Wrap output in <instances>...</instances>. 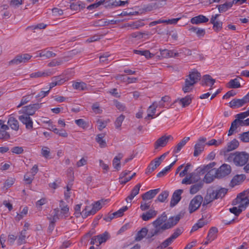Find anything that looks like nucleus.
<instances>
[{
    "label": "nucleus",
    "instance_id": "obj_18",
    "mask_svg": "<svg viewBox=\"0 0 249 249\" xmlns=\"http://www.w3.org/2000/svg\"><path fill=\"white\" fill-rule=\"evenodd\" d=\"M201 75L196 70H194L187 76L186 78H189V81L193 84L196 83L200 79Z\"/></svg>",
    "mask_w": 249,
    "mask_h": 249
},
{
    "label": "nucleus",
    "instance_id": "obj_60",
    "mask_svg": "<svg viewBox=\"0 0 249 249\" xmlns=\"http://www.w3.org/2000/svg\"><path fill=\"white\" fill-rule=\"evenodd\" d=\"M182 232V229L180 228L176 229L174 233L170 236L174 240H175Z\"/></svg>",
    "mask_w": 249,
    "mask_h": 249
},
{
    "label": "nucleus",
    "instance_id": "obj_16",
    "mask_svg": "<svg viewBox=\"0 0 249 249\" xmlns=\"http://www.w3.org/2000/svg\"><path fill=\"white\" fill-rule=\"evenodd\" d=\"M183 192L181 189H178L174 192L170 201V207H173L177 205L181 199V195Z\"/></svg>",
    "mask_w": 249,
    "mask_h": 249
},
{
    "label": "nucleus",
    "instance_id": "obj_25",
    "mask_svg": "<svg viewBox=\"0 0 249 249\" xmlns=\"http://www.w3.org/2000/svg\"><path fill=\"white\" fill-rule=\"evenodd\" d=\"M160 189H156L154 190H151L142 196L143 200H149L155 197V196L159 193Z\"/></svg>",
    "mask_w": 249,
    "mask_h": 249
},
{
    "label": "nucleus",
    "instance_id": "obj_19",
    "mask_svg": "<svg viewBox=\"0 0 249 249\" xmlns=\"http://www.w3.org/2000/svg\"><path fill=\"white\" fill-rule=\"evenodd\" d=\"M216 169H212L205 175L203 181L206 183H211L216 177Z\"/></svg>",
    "mask_w": 249,
    "mask_h": 249
},
{
    "label": "nucleus",
    "instance_id": "obj_15",
    "mask_svg": "<svg viewBox=\"0 0 249 249\" xmlns=\"http://www.w3.org/2000/svg\"><path fill=\"white\" fill-rule=\"evenodd\" d=\"M181 217V215L180 214L170 217L167 221L165 222L164 228H166V230L172 228L178 223Z\"/></svg>",
    "mask_w": 249,
    "mask_h": 249
},
{
    "label": "nucleus",
    "instance_id": "obj_63",
    "mask_svg": "<svg viewBox=\"0 0 249 249\" xmlns=\"http://www.w3.org/2000/svg\"><path fill=\"white\" fill-rule=\"evenodd\" d=\"M76 124L83 128L87 127V123L82 119H79L75 121Z\"/></svg>",
    "mask_w": 249,
    "mask_h": 249
},
{
    "label": "nucleus",
    "instance_id": "obj_44",
    "mask_svg": "<svg viewBox=\"0 0 249 249\" xmlns=\"http://www.w3.org/2000/svg\"><path fill=\"white\" fill-rule=\"evenodd\" d=\"M73 87L76 89L84 90L87 89V84L84 82H76L72 85Z\"/></svg>",
    "mask_w": 249,
    "mask_h": 249
},
{
    "label": "nucleus",
    "instance_id": "obj_9",
    "mask_svg": "<svg viewBox=\"0 0 249 249\" xmlns=\"http://www.w3.org/2000/svg\"><path fill=\"white\" fill-rule=\"evenodd\" d=\"M231 167L227 164H222L219 168L216 169V177L221 178L230 174L231 172Z\"/></svg>",
    "mask_w": 249,
    "mask_h": 249
},
{
    "label": "nucleus",
    "instance_id": "obj_50",
    "mask_svg": "<svg viewBox=\"0 0 249 249\" xmlns=\"http://www.w3.org/2000/svg\"><path fill=\"white\" fill-rule=\"evenodd\" d=\"M148 34L146 32H137L133 33L131 34V36L133 38H138L139 39L145 36H147Z\"/></svg>",
    "mask_w": 249,
    "mask_h": 249
},
{
    "label": "nucleus",
    "instance_id": "obj_26",
    "mask_svg": "<svg viewBox=\"0 0 249 249\" xmlns=\"http://www.w3.org/2000/svg\"><path fill=\"white\" fill-rule=\"evenodd\" d=\"M157 214V212L153 210H149L148 212L143 213L141 218L144 221H148L154 217Z\"/></svg>",
    "mask_w": 249,
    "mask_h": 249
},
{
    "label": "nucleus",
    "instance_id": "obj_11",
    "mask_svg": "<svg viewBox=\"0 0 249 249\" xmlns=\"http://www.w3.org/2000/svg\"><path fill=\"white\" fill-rule=\"evenodd\" d=\"M201 181L199 175L196 173H191L189 176L186 177L182 180V184H191L195 183H197Z\"/></svg>",
    "mask_w": 249,
    "mask_h": 249
},
{
    "label": "nucleus",
    "instance_id": "obj_27",
    "mask_svg": "<svg viewBox=\"0 0 249 249\" xmlns=\"http://www.w3.org/2000/svg\"><path fill=\"white\" fill-rule=\"evenodd\" d=\"M123 155L122 153H119L113 160L112 165L113 167L117 170L121 169L120 160L123 158Z\"/></svg>",
    "mask_w": 249,
    "mask_h": 249
},
{
    "label": "nucleus",
    "instance_id": "obj_21",
    "mask_svg": "<svg viewBox=\"0 0 249 249\" xmlns=\"http://www.w3.org/2000/svg\"><path fill=\"white\" fill-rule=\"evenodd\" d=\"M9 127L15 131H17L19 129V123L18 121L14 117L10 116L7 122Z\"/></svg>",
    "mask_w": 249,
    "mask_h": 249
},
{
    "label": "nucleus",
    "instance_id": "obj_57",
    "mask_svg": "<svg viewBox=\"0 0 249 249\" xmlns=\"http://www.w3.org/2000/svg\"><path fill=\"white\" fill-rule=\"evenodd\" d=\"M105 2L104 0H100L97 2L94 3L93 4H90L89 6L87 7V9L91 10L93 9L97 8L100 5L103 4L104 2Z\"/></svg>",
    "mask_w": 249,
    "mask_h": 249
},
{
    "label": "nucleus",
    "instance_id": "obj_47",
    "mask_svg": "<svg viewBox=\"0 0 249 249\" xmlns=\"http://www.w3.org/2000/svg\"><path fill=\"white\" fill-rule=\"evenodd\" d=\"M174 240L172 239L171 237H169L165 240H164L160 246L158 247V249H162L168 247L169 245L171 244Z\"/></svg>",
    "mask_w": 249,
    "mask_h": 249
},
{
    "label": "nucleus",
    "instance_id": "obj_61",
    "mask_svg": "<svg viewBox=\"0 0 249 249\" xmlns=\"http://www.w3.org/2000/svg\"><path fill=\"white\" fill-rule=\"evenodd\" d=\"M92 109L96 114H100L102 112V110L100 108L98 103H96L92 106Z\"/></svg>",
    "mask_w": 249,
    "mask_h": 249
},
{
    "label": "nucleus",
    "instance_id": "obj_23",
    "mask_svg": "<svg viewBox=\"0 0 249 249\" xmlns=\"http://www.w3.org/2000/svg\"><path fill=\"white\" fill-rule=\"evenodd\" d=\"M107 200H104L103 199L99 200L95 202L93 204V207L90 210L91 215L95 214L98 210H99L103 205H105Z\"/></svg>",
    "mask_w": 249,
    "mask_h": 249
},
{
    "label": "nucleus",
    "instance_id": "obj_55",
    "mask_svg": "<svg viewBox=\"0 0 249 249\" xmlns=\"http://www.w3.org/2000/svg\"><path fill=\"white\" fill-rule=\"evenodd\" d=\"M239 138L243 142H249V131L240 134Z\"/></svg>",
    "mask_w": 249,
    "mask_h": 249
},
{
    "label": "nucleus",
    "instance_id": "obj_12",
    "mask_svg": "<svg viewBox=\"0 0 249 249\" xmlns=\"http://www.w3.org/2000/svg\"><path fill=\"white\" fill-rule=\"evenodd\" d=\"M249 102V98L244 96L242 99H233L229 103V107L232 108H239Z\"/></svg>",
    "mask_w": 249,
    "mask_h": 249
},
{
    "label": "nucleus",
    "instance_id": "obj_34",
    "mask_svg": "<svg viewBox=\"0 0 249 249\" xmlns=\"http://www.w3.org/2000/svg\"><path fill=\"white\" fill-rule=\"evenodd\" d=\"M194 156L197 157L204 150V144L200 142H197L195 145Z\"/></svg>",
    "mask_w": 249,
    "mask_h": 249
},
{
    "label": "nucleus",
    "instance_id": "obj_52",
    "mask_svg": "<svg viewBox=\"0 0 249 249\" xmlns=\"http://www.w3.org/2000/svg\"><path fill=\"white\" fill-rule=\"evenodd\" d=\"M125 117L123 115L119 116L115 122V125L116 128L119 129L121 127L122 124L124 119Z\"/></svg>",
    "mask_w": 249,
    "mask_h": 249
},
{
    "label": "nucleus",
    "instance_id": "obj_41",
    "mask_svg": "<svg viewBox=\"0 0 249 249\" xmlns=\"http://www.w3.org/2000/svg\"><path fill=\"white\" fill-rule=\"evenodd\" d=\"M203 80L204 81L205 84L207 86H212L215 81L214 79L209 75H205L203 77Z\"/></svg>",
    "mask_w": 249,
    "mask_h": 249
},
{
    "label": "nucleus",
    "instance_id": "obj_29",
    "mask_svg": "<svg viewBox=\"0 0 249 249\" xmlns=\"http://www.w3.org/2000/svg\"><path fill=\"white\" fill-rule=\"evenodd\" d=\"M192 185L190 187V193L191 194H195L199 191L203 186V181H200Z\"/></svg>",
    "mask_w": 249,
    "mask_h": 249
},
{
    "label": "nucleus",
    "instance_id": "obj_38",
    "mask_svg": "<svg viewBox=\"0 0 249 249\" xmlns=\"http://www.w3.org/2000/svg\"><path fill=\"white\" fill-rule=\"evenodd\" d=\"M228 87L231 89L239 88L241 87L240 82L237 78L231 80L228 83Z\"/></svg>",
    "mask_w": 249,
    "mask_h": 249
},
{
    "label": "nucleus",
    "instance_id": "obj_49",
    "mask_svg": "<svg viewBox=\"0 0 249 249\" xmlns=\"http://www.w3.org/2000/svg\"><path fill=\"white\" fill-rule=\"evenodd\" d=\"M144 25L143 22L138 20L133 22L131 24H128L127 26L130 27L132 29H138Z\"/></svg>",
    "mask_w": 249,
    "mask_h": 249
},
{
    "label": "nucleus",
    "instance_id": "obj_24",
    "mask_svg": "<svg viewBox=\"0 0 249 249\" xmlns=\"http://www.w3.org/2000/svg\"><path fill=\"white\" fill-rule=\"evenodd\" d=\"M141 187V184L139 183L134 187L130 194L126 198L127 202H131L133 198L139 194Z\"/></svg>",
    "mask_w": 249,
    "mask_h": 249
},
{
    "label": "nucleus",
    "instance_id": "obj_2",
    "mask_svg": "<svg viewBox=\"0 0 249 249\" xmlns=\"http://www.w3.org/2000/svg\"><path fill=\"white\" fill-rule=\"evenodd\" d=\"M249 160V154L245 152H235L229 154L225 160L229 162H232L237 166L245 165Z\"/></svg>",
    "mask_w": 249,
    "mask_h": 249
},
{
    "label": "nucleus",
    "instance_id": "obj_53",
    "mask_svg": "<svg viewBox=\"0 0 249 249\" xmlns=\"http://www.w3.org/2000/svg\"><path fill=\"white\" fill-rule=\"evenodd\" d=\"M158 107V103L156 102H153V104L148 108L147 110V113L155 114L156 108Z\"/></svg>",
    "mask_w": 249,
    "mask_h": 249
},
{
    "label": "nucleus",
    "instance_id": "obj_45",
    "mask_svg": "<svg viewBox=\"0 0 249 249\" xmlns=\"http://www.w3.org/2000/svg\"><path fill=\"white\" fill-rule=\"evenodd\" d=\"M238 121L236 119H235L231 124V126L230 127V128L228 132V136H231L232 134H233L234 131L237 129L238 124Z\"/></svg>",
    "mask_w": 249,
    "mask_h": 249
},
{
    "label": "nucleus",
    "instance_id": "obj_32",
    "mask_svg": "<svg viewBox=\"0 0 249 249\" xmlns=\"http://www.w3.org/2000/svg\"><path fill=\"white\" fill-rule=\"evenodd\" d=\"M109 234L107 231L99 235H97V239L98 241V245H97V246H99L102 243L106 242L109 238Z\"/></svg>",
    "mask_w": 249,
    "mask_h": 249
},
{
    "label": "nucleus",
    "instance_id": "obj_31",
    "mask_svg": "<svg viewBox=\"0 0 249 249\" xmlns=\"http://www.w3.org/2000/svg\"><path fill=\"white\" fill-rule=\"evenodd\" d=\"M189 30L191 32L195 33L198 37L204 36L206 33L205 29L194 26L190 28Z\"/></svg>",
    "mask_w": 249,
    "mask_h": 249
},
{
    "label": "nucleus",
    "instance_id": "obj_20",
    "mask_svg": "<svg viewBox=\"0 0 249 249\" xmlns=\"http://www.w3.org/2000/svg\"><path fill=\"white\" fill-rule=\"evenodd\" d=\"M209 21V19L205 16L200 15L197 16L192 18L191 19V23L193 24H199L201 23H206Z\"/></svg>",
    "mask_w": 249,
    "mask_h": 249
},
{
    "label": "nucleus",
    "instance_id": "obj_17",
    "mask_svg": "<svg viewBox=\"0 0 249 249\" xmlns=\"http://www.w3.org/2000/svg\"><path fill=\"white\" fill-rule=\"evenodd\" d=\"M192 97L191 95H187L184 98L178 99L174 103H178L182 107H185L188 106L192 102Z\"/></svg>",
    "mask_w": 249,
    "mask_h": 249
},
{
    "label": "nucleus",
    "instance_id": "obj_35",
    "mask_svg": "<svg viewBox=\"0 0 249 249\" xmlns=\"http://www.w3.org/2000/svg\"><path fill=\"white\" fill-rule=\"evenodd\" d=\"M233 4L232 2H226L223 4H220L217 6L218 10L220 13H223L228 10L229 8L232 7Z\"/></svg>",
    "mask_w": 249,
    "mask_h": 249
},
{
    "label": "nucleus",
    "instance_id": "obj_28",
    "mask_svg": "<svg viewBox=\"0 0 249 249\" xmlns=\"http://www.w3.org/2000/svg\"><path fill=\"white\" fill-rule=\"evenodd\" d=\"M246 178L245 175H238L234 177L231 181V184L232 186L239 185Z\"/></svg>",
    "mask_w": 249,
    "mask_h": 249
},
{
    "label": "nucleus",
    "instance_id": "obj_6",
    "mask_svg": "<svg viewBox=\"0 0 249 249\" xmlns=\"http://www.w3.org/2000/svg\"><path fill=\"white\" fill-rule=\"evenodd\" d=\"M239 146V142L236 139H234L227 144V147L222 149L220 151L219 154L224 157V159L227 158L230 151L236 149Z\"/></svg>",
    "mask_w": 249,
    "mask_h": 249
},
{
    "label": "nucleus",
    "instance_id": "obj_8",
    "mask_svg": "<svg viewBox=\"0 0 249 249\" xmlns=\"http://www.w3.org/2000/svg\"><path fill=\"white\" fill-rule=\"evenodd\" d=\"M32 56L28 53H24L17 55L13 59L9 62V65H18L20 63H25L30 60Z\"/></svg>",
    "mask_w": 249,
    "mask_h": 249
},
{
    "label": "nucleus",
    "instance_id": "obj_46",
    "mask_svg": "<svg viewBox=\"0 0 249 249\" xmlns=\"http://www.w3.org/2000/svg\"><path fill=\"white\" fill-rule=\"evenodd\" d=\"M26 234V230H23L20 232L18 240V245H20L22 244L25 243Z\"/></svg>",
    "mask_w": 249,
    "mask_h": 249
},
{
    "label": "nucleus",
    "instance_id": "obj_54",
    "mask_svg": "<svg viewBox=\"0 0 249 249\" xmlns=\"http://www.w3.org/2000/svg\"><path fill=\"white\" fill-rule=\"evenodd\" d=\"M229 211L231 213H233L236 216H238L243 211L242 209L238 207H233L231 208H230Z\"/></svg>",
    "mask_w": 249,
    "mask_h": 249
},
{
    "label": "nucleus",
    "instance_id": "obj_59",
    "mask_svg": "<svg viewBox=\"0 0 249 249\" xmlns=\"http://www.w3.org/2000/svg\"><path fill=\"white\" fill-rule=\"evenodd\" d=\"M170 97L168 96H165L161 98V100L158 104V106L160 107H164L165 105L164 103L167 102L169 101Z\"/></svg>",
    "mask_w": 249,
    "mask_h": 249
},
{
    "label": "nucleus",
    "instance_id": "obj_13",
    "mask_svg": "<svg viewBox=\"0 0 249 249\" xmlns=\"http://www.w3.org/2000/svg\"><path fill=\"white\" fill-rule=\"evenodd\" d=\"M4 123V121L0 120V139L7 140L10 138V134L7 131L9 129V127Z\"/></svg>",
    "mask_w": 249,
    "mask_h": 249
},
{
    "label": "nucleus",
    "instance_id": "obj_33",
    "mask_svg": "<svg viewBox=\"0 0 249 249\" xmlns=\"http://www.w3.org/2000/svg\"><path fill=\"white\" fill-rule=\"evenodd\" d=\"M190 140V137H184L174 148V152L175 153L179 152L181 148L186 144L187 142Z\"/></svg>",
    "mask_w": 249,
    "mask_h": 249
},
{
    "label": "nucleus",
    "instance_id": "obj_3",
    "mask_svg": "<svg viewBox=\"0 0 249 249\" xmlns=\"http://www.w3.org/2000/svg\"><path fill=\"white\" fill-rule=\"evenodd\" d=\"M232 205H238V207L245 210L249 205V199L247 196V192L244 191L238 194L236 198L232 202Z\"/></svg>",
    "mask_w": 249,
    "mask_h": 249
},
{
    "label": "nucleus",
    "instance_id": "obj_51",
    "mask_svg": "<svg viewBox=\"0 0 249 249\" xmlns=\"http://www.w3.org/2000/svg\"><path fill=\"white\" fill-rule=\"evenodd\" d=\"M32 99V97L31 95H28L26 96H23L20 101V104L17 106L18 108L22 106L27 103L29 101H30Z\"/></svg>",
    "mask_w": 249,
    "mask_h": 249
},
{
    "label": "nucleus",
    "instance_id": "obj_30",
    "mask_svg": "<svg viewBox=\"0 0 249 249\" xmlns=\"http://www.w3.org/2000/svg\"><path fill=\"white\" fill-rule=\"evenodd\" d=\"M194 85V84L189 81V78H186L182 87V90L184 93L190 92L192 91Z\"/></svg>",
    "mask_w": 249,
    "mask_h": 249
},
{
    "label": "nucleus",
    "instance_id": "obj_5",
    "mask_svg": "<svg viewBox=\"0 0 249 249\" xmlns=\"http://www.w3.org/2000/svg\"><path fill=\"white\" fill-rule=\"evenodd\" d=\"M42 104H34L29 106L23 107L19 111V114L27 115L29 116L33 115L36 111L40 108Z\"/></svg>",
    "mask_w": 249,
    "mask_h": 249
},
{
    "label": "nucleus",
    "instance_id": "obj_14",
    "mask_svg": "<svg viewBox=\"0 0 249 249\" xmlns=\"http://www.w3.org/2000/svg\"><path fill=\"white\" fill-rule=\"evenodd\" d=\"M18 120L25 125L27 129L32 130L33 128V122L30 116L27 115L22 114L18 117Z\"/></svg>",
    "mask_w": 249,
    "mask_h": 249
},
{
    "label": "nucleus",
    "instance_id": "obj_36",
    "mask_svg": "<svg viewBox=\"0 0 249 249\" xmlns=\"http://www.w3.org/2000/svg\"><path fill=\"white\" fill-rule=\"evenodd\" d=\"M217 229L215 227H212L209 231L208 234L207 239L209 241L213 240L216 237V233L217 232Z\"/></svg>",
    "mask_w": 249,
    "mask_h": 249
},
{
    "label": "nucleus",
    "instance_id": "obj_37",
    "mask_svg": "<svg viewBox=\"0 0 249 249\" xmlns=\"http://www.w3.org/2000/svg\"><path fill=\"white\" fill-rule=\"evenodd\" d=\"M56 55V54L52 52L44 50L39 53L37 57H45L46 58H50L54 57Z\"/></svg>",
    "mask_w": 249,
    "mask_h": 249
},
{
    "label": "nucleus",
    "instance_id": "obj_64",
    "mask_svg": "<svg viewBox=\"0 0 249 249\" xmlns=\"http://www.w3.org/2000/svg\"><path fill=\"white\" fill-rule=\"evenodd\" d=\"M114 105L115 107L117 108L120 111H124L125 109V107L124 104L117 101L115 100L114 101Z\"/></svg>",
    "mask_w": 249,
    "mask_h": 249
},
{
    "label": "nucleus",
    "instance_id": "obj_22",
    "mask_svg": "<svg viewBox=\"0 0 249 249\" xmlns=\"http://www.w3.org/2000/svg\"><path fill=\"white\" fill-rule=\"evenodd\" d=\"M52 74V72L49 70H46L43 71H38L32 73L30 74V77L32 78H37L39 77H46Z\"/></svg>",
    "mask_w": 249,
    "mask_h": 249
},
{
    "label": "nucleus",
    "instance_id": "obj_43",
    "mask_svg": "<svg viewBox=\"0 0 249 249\" xmlns=\"http://www.w3.org/2000/svg\"><path fill=\"white\" fill-rule=\"evenodd\" d=\"M228 190L224 188H220L218 190H214L215 196L217 198H222L227 194Z\"/></svg>",
    "mask_w": 249,
    "mask_h": 249
},
{
    "label": "nucleus",
    "instance_id": "obj_58",
    "mask_svg": "<svg viewBox=\"0 0 249 249\" xmlns=\"http://www.w3.org/2000/svg\"><path fill=\"white\" fill-rule=\"evenodd\" d=\"M212 24H213V29L217 32L222 28V22L220 21L217 20Z\"/></svg>",
    "mask_w": 249,
    "mask_h": 249
},
{
    "label": "nucleus",
    "instance_id": "obj_48",
    "mask_svg": "<svg viewBox=\"0 0 249 249\" xmlns=\"http://www.w3.org/2000/svg\"><path fill=\"white\" fill-rule=\"evenodd\" d=\"M160 52L161 55L164 58H169L172 57L173 55V51L169 50L167 49H160Z\"/></svg>",
    "mask_w": 249,
    "mask_h": 249
},
{
    "label": "nucleus",
    "instance_id": "obj_39",
    "mask_svg": "<svg viewBox=\"0 0 249 249\" xmlns=\"http://www.w3.org/2000/svg\"><path fill=\"white\" fill-rule=\"evenodd\" d=\"M149 232H148V229L146 228H143L139 231L137 234L136 240L137 241H140L143 239L146 235H147Z\"/></svg>",
    "mask_w": 249,
    "mask_h": 249
},
{
    "label": "nucleus",
    "instance_id": "obj_40",
    "mask_svg": "<svg viewBox=\"0 0 249 249\" xmlns=\"http://www.w3.org/2000/svg\"><path fill=\"white\" fill-rule=\"evenodd\" d=\"M104 134H100L97 135L96 138V141L99 144L100 146L102 148L106 146L107 144L105 140L104 139Z\"/></svg>",
    "mask_w": 249,
    "mask_h": 249
},
{
    "label": "nucleus",
    "instance_id": "obj_42",
    "mask_svg": "<svg viewBox=\"0 0 249 249\" xmlns=\"http://www.w3.org/2000/svg\"><path fill=\"white\" fill-rule=\"evenodd\" d=\"M169 196V192L164 191L162 192L158 196L155 201H158L160 202H164Z\"/></svg>",
    "mask_w": 249,
    "mask_h": 249
},
{
    "label": "nucleus",
    "instance_id": "obj_62",
    "mask_svg": "<svg viewBox=\"0 0 249 249\" xmlns=\"http://www.w3.org/2000/svg\"><path fill=\"white\" fill-rule=\"evenodd\" d=\"M23 151L24 150L23 149V147L20 146L13 147L11 149V152L16 154H20L22 153Z\"/></svg>",
    "mask_w": 249,
    "mask_h": 249
},
{
    "label": "nucleus",
    "instance_id": "obj_4",
    "mask_svg": "<svg viewBox=\"0 0 249 249\" xmlns=\"http://www.w3.org/2000/svg\"><path fill=\"white\" fill-rule=\"evenodd\" d=\"M77 53L74 51H72L70 52L67 55L64 56L63 57L54 59L51 62L48 63V66L50 67H55L61 65L65 62L69 61L71 58Z\"/></svg>",
    "mask_w": 249,
    "mask_h": 249
},
{
    "label": "nucleus",
    "instance_id": "obj_1",
    "mask_svg": "<svg viewBox=\"0 0 249 249\" xmlns=\"http://www.w3.org/2000/svg\"><path fill=\"white\" fill-rule=\"evenodd\" d=\"M167 220V215L164 212L156 220L152 222V225L154 226V228L150 230L147 235V239H151L153 236L161 233L164 231L166 230V228H164L165 225V222Z\"/></svg>",
    "mask_w": 249,
    "mask_h": 249
},
{
    "label": "nucleus",
    "instance_id": "obj_56",
    "mask_svg": "<svg viewBox=\"0 0 249 249\" xmlns=\"http://www.w3.org/2000/svg\"><path fill=\"white\" fill-rule=\"evenodd\" d=\"M128 209V207L126 206L121 208L118 211L113 213V215H116V217H118L122 216L124 213Z\"/></svg>",
    "mask_w": 249,
    "mask_h": 249
},
{
    "label": "nucleus",
    "instance_id": "obj_10",
    "mask_svg": "<svg viewBox=\"0 0 249 249\" xmlns=\"http://www.w3.org/2000/svg\"><path fill=\"white\" fill-rule=\"evenodd\" d=\"M173 137L171 135H164L159 138L154 143L155 149L159 147H164L170 140H173Z\"/></svg>",
    "mask_w": 249,
    "mask_h": 249
},
{
    "label": "nucleus",
    "instance_id": "obj_7",
    "mask_svg": "<svg viewBox=\"0 0 249 249\" xmlns=\"http://www.w3.org/2000/svg\"><path fill=\"white\" fill-rule=\"evenodd\" d=\"M203 201V197L200 195L196 196L191 201L189 206V210L190 213H192L197 210L200 207L201 204Z\"/></svg>",
    "mask_w": 249,
    "mask_h": 249
}]
</instances>
